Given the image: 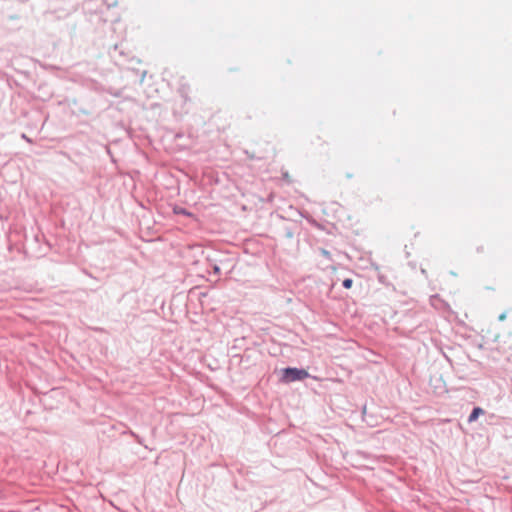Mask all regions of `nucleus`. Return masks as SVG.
I'll return each instance as SVG.
<instances>
[{
  "label": "nucleus",
  "mask_w": 512,
  "mask_h": 512,
  "mask_svg": "<svg viewBox=\"0 0 512 512\" xmlns=\"http://www.w3.org/2000/svg\"><path fill=\"white\" fill-rule=\"evenodd\" d=\"M485 412L482 408L480 407H475L472 411V413L470 414L469 418H468V422L469 423H472L474 421H476L478 419V417L480 415H483Z\"/></svg>",
  "instance_id": "obj_2"
},
{
  "label": "nucleus",
  "mask_w": 512,
  "mask_h": 512,
  "mask_svg": "<svg viewBox=\"0 0 512 512\" xmlns=\"http://www.w3.org/2000/svg\"><path fill=\"white\" fill-rule=\"evenodd\" d=\"M352 284H353L352 279H345V280L343 281V286H344V288H346V289H350V288L352 287Z\"/></svg>",
  "instance_id": "obj_3"
},
{
  "label": "nucleus",
  "mask_w": 512,
  "mask_h": 512,
  "mask_svg": "<svg viewBox=\"0 0 512 512\" xmlns=\"http://www.w3.org/2000/svg\"><path fill=\"white\" fill-rule=\"evenodd\" d=\"M282 176H283V179H284L286 182H288V183H290V182H292V181H293L292 177L289 175V173H288V172H283Z\"/></svg>",
  "instance_id": "obj_4"
},
{
  "label": "nucleus",
  "mask_w": 512,
  "mask_h": 512,
  "mask_svg": "<svg viewBox=\"0 0 512 512\" xmlns=\"http://www.w3.org/2000/svg\"><path fill=\"white\" fill-rule=\"evenodd\" d=\"M309 376L308 372L304 369L286 368L283 371V380L285 382H293L303 380Z\"/></svg>",
  "instance_id": "obj_1"
}]
</instances>
